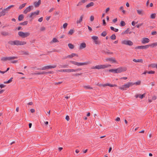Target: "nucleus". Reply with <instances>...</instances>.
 I'll return each mask as SVG.
<instances>
[{
    "instance_id": "e2e57ef3",
    "label": "nucleus",
    "mask_w": 157,
    "mask_h": 157,
    "mask_svg": "<svg viewBox=\"0 0 157 157\" xmlns=\"http://www.w3.org/2000/svg\"><path fill=\"white\" fill-rule=\"evenodd\" d=\"M62 83V82H56L55 83V85H58V84H61Z\"/></svg>"
},
{
    "instance_id": "c03bdc74",
    "label": "nucleus",
    "mask_w": 157,
    "mask_h": 157,
    "mask_svg": "<svg viewBox=\"0 0 157 157\" xmlns=\"http://www.w3.org/2000/svg\"><path fill=\"white\" fill-rule=\"evenodd\" d=\"M9 10L7 9V8H6V9H4L2 11L3 12H4L5 13V14H6V13H8Z\"/></svg>"
},
{
    "instance_id": "cd10ccee",
    "label": "nucleus",
    "mask_w": 157,
    "mask_h": 157,
    "mask_svg": "<svg viewBox=\"0 0 157 157\" xmlns=\"http://www.w3.org/2000/svg\"><path fill=\"white\" fill-rule=\"evenodd\" d=\"M13 79V78L12 77L7 81L4 82V83H5V84L9 83L11 82L12 81Z\"/></svg>"
},
{
    "instance_id": "72a5a7b5",
    "label": "nucleus",
    "mask_w": 157,
    "mask_h": 157,
    "mask_svg": "<svg viewBox=\"0 0 157 157\" xmlns=\"http://www.w3.org/2000/svg\"><path fill=\"white\" fill-rule=\"evenodd\" d=\"M84 87L86 89H93L92 87L89 85L84 86Z\"/></svg>"
},
{
    "instance_id": "c9c22d12",
    "label": "nucleus",
    "mask_w": 157,
    "mask_h": 157,
    "mask_svg": "<svg viewBox=\"0 0 157 157\" xmlns=\"http://www.w3.org/2000/svg\"><path fill=\"white\" fill-rule=\"evenodd\" d=\"M129 31H130V30H129V28H127V29L125 31H124L122 33V34H128V33Z\"/></svg>"
},
{
    "instance_id": "bb28decb",
    "label": "nucleus",
    "mask_w": 157,
    "mask_h": 157,
    "mask_svg": "<svg viewBox=\"0 0 157 157\" xmlns=\"http://www.w3.org/2000/svg\"><path fill=\"white\" fill-rule=\"evenodd\" d=\"M58 42H59V41L56 38H54L51 41L50 43H53Z\"/></svg>"
},
{
    "instance_id": "473e14b6",
    "label": "nucleus",
    "mask_w": 157,
    "mask_h": 157,
    "mask_svg": "<svg viewBox=\"0 0 157 157\" xmlns=\"http://www.w3.org/2000/svg\"><path fill=\"white\" fill-rule=\"evenodd\" d=\"M126 25L124 21H121L120 25L121 26H124Z\"/></svg>"
},
{
    "instance_id": "ea45409f",
    "label": "nucleus",
    "mask_w": 157,
    "mask_h": 157,
    "mask_svg": "<svg viewBox=\"0 0 157 157\" xmlns=\"http://www.w3.org/2000/svg\"><path fill=\"white\" fill-rule=\"evenodd\" d=\"M40 4L38 2H34V5L36 7L39 6Z\"/></svg>"
},
{
    "instance_id": "13d9d810",
    "label": "nucleus",
    "mask_w": 157,
    "mask_h": 157,
    "mask_svg": "<svg viewBox=\"0 0 157 157\" xmlns=\"http://www.w3.org/2000/svg\"><path fill=\"white\" fill-rule=\"evenodd\" d=\"M45 28L44 27H41L40 30L41 31H43L45 30Z\"/></svg>"
},
{
    "instance_id": "5fc2aeb1",
    "label": "nucleus",
    "mask_w": 157,
    "mask_h": 157,
    "mask_svg": "<svg viewBox=\"0 0 157 157\" xmlns=\"http://www.w3.org/2000/svg\"><path fill=\"white\" fill-rule=\"evenodd\" d=\"M67 25H68V24L66 23L64 24L63 25V28L64 29L66 28L67 27Z\"/></svg>"
},
{
    "instance_id": "4d7b16f0",
    "label": "nucleus",
    "mask_w": 157,
    "mask_h": 157,
    "mask_svg": "<svg viewBox=\"0 0 157 157\" xmlns=\"http://www.w3.org/2000/svg\"><path fill=\"white\" fill-rule=\"evenodd\" d=\"M137 22H135V21H132V25L133 26H134L137 23Z\"/></svg>"
},
{
    "instance_id": "338daca9",
    "label": "nucleus",
    "mask_w": 157,
    "mask_h": 157,
    "mask_svg": "<svg viewBox=\"0 0 157 157\" xmlns=\"http://www.w3.org/2000/svg\"><path fill=\"white\" fill-rule=\"evenodd\" d=\"M5 85L3 84H0V87L1 88H2L5 87Z\"/></svg>"
},
{
    "instance_id": "c85d7f7f",
    "label": "nucleus",
    "mask_w": 157,
    "mask_h": 157,
    "mask_svg": "<svg viewBox=\"0 0 157 157\" xmlns=\"http://www.w3.org/2000/svg\"><path fill=\"white\" fill-rule=\"evenodd\" d=\"M110 29L112 30L113 31L116 32H117L119 30L118 29H115V28H114L112 26H111L110 27Z\"/></svg>"
},
{
    "instance_id": "ddd939ff",
    "label": "nucleus",
    "mask_w": 157,
    "mask_h": 157,
    "mask_svg": "<svg viewBox=\"0 0 157 157\" xmlns=\"http://www.w3.org/2000/svg\"><path fill=\"white\" fill-rule=\"evenodd\" d=\"M33 7L32 6H29L26 8V9L24 11L23 13L25 14H27L28 12H30L32 9L31 8Z\"/></svg>"
},
{
    "instance_id": "a19ab883",
    "label": "nucleus",
    "mask_w": 157,
    "mask_h": 157,
    "mask_svg": "<svg viewBox=\"0 0 157 157\" xmlns=\"http://www.w3.org/2000/svg\"><path fill=\"white\" fill-rule=\"evenodd\" d=\"M110 38L112 40H114L116 39V37L115 35L113 34L110 37Z\"/></svg>"
},
{
    "instance_id": "f704fd0d",
    "label": "nucleus",
    "mask_w": 157,
    "mask_h": 157,
    "mask_svg": "<svg viewBox=\"0 0 157 157\" xmlns=\"http://www.w3.org/2000/svg\"><path fill=\"white\" fill-rule=\"evenodd\" d=\"M156 15V14L155 13H152L151 15L150 18L152 19H155V17Z\"/></svg>"
},
{
    "instance_id": "2f4dec72",
    "label": "nucleus",
    "mask_w": 157,
    "mask_h": 157,
    "mask_svg": "<svg viewBox=\"0 0 157 157\" xmlns=\"http://www.w3.org/2000/svg\"><path fill=\"white\" fill-rule=\"evenodd\" d=\"M68 46L69 48L71 49H73L74 48V46L73 44L70 43L68 44Z\"/></svg>"
},
{
    "instance_id": "2eb2a0df",
    "label": "nucleus",
    "mask_w": 157,
    "mask_h": 157,
    "mask_svg": "<svg viewBox=\"0 0 157 157\" xmlns=\"http://www.w3.org/2000/svg\"><path fill=\"white\" fill-rule=\"evenodd\" d=\"M103 53L106 54H107L108 55L110 54H113V52H110L109 50L107 49H105L103 50Z\"/></svg>"
},
{
    "instance_id": "37998d69",
    "label": "nucleus",
    "mask_w": 157,
    "mask_h": 157,
    "mask_svg": "<svg viewBox=\"0 0 157 157\" xmlns=\"http://www.w3.org/2000/svg\"><path fill=\"white\" fill-rule=\"evenodd\" d=\"M106 35L107 33L105 31H103L101 34V36H105Z\"/></svg>"
},
{
    "instance_id": "a18cd8bd",
    "label": "nucleus",
    "mask_w": 157,
    "mask_h": 157,
    "mask_svg": "<svg viewBox=\"0 0 157 157\" xmlns=\"http://www.w3.org/2000/svg\"><path fill=\"white\" fill-rule=\"evenodd\" d=\"M132 83L133 84V85L134 84H136V85H139L140 84L141 82H140V81H138V82H136L134 83H133V82H132Z\"/></svg>"
},
{
    "instance_id": "1a4fd4ad",
    "label": "nucleus",
    "mask_w": 157,
    "mask_h": 157,
    "mask_svg": "<svg viewBox=\"0 0 157 157\" xmlns=\"http://www.w3.org/2000/svg\"><path fill=\"white\" fill-rule=\"evenodd\" d=\"M56 67V65H53V66H44L43 67H42L41 69L40 68H38L37 70H45L46 69H49L50 68H55Z\"/></svg>"
},
{
    "instance_id": "39448f33",
    "label": "nucleus",
    "mask_w": 157,
    "mask_h": 157,
    "mask_svg": "<svg viewBox=\"0 0 157 157\" xmlns=\"http://www.w3.org/2000/svg\"><path fill=\"white\" fill-rule=\"evenodd\" d=\"M18 35L23 38H25L29 36L30 33L29 32L24 33L22 31H20L18 33Z\"/></svg>"
},
{
    "instance_id": "aec40b11",
    "label": "nucleus",
    "mask_w": 157,
    "mask_h": 157,
    "mask_svg": "<svg viewBox=\"0 0 157 157\" xmlns=\"http://www.w3.org/2000/svg\"><path fill=\"white\" fill-rule=\"evenodd\" d=\"M86 47V44L85 43H82L79 46V49H82Z\"/></svg>"
},
{
    "instance_id": "b1692460",
    "label": "nucleus",
    "mask_w": 157,
    "mask_h": 157,
    "mask_svg": "<svg viewBox=\"0 0 157 157\" xmlns=\"http://www.w3.org/2000/svg\"><path fill=\"white\" fill-rule=\"evenodd\" d=\"M21 54V55H28L29 54L28 52L24 51H21L20 52Z\"/></svg>"
},
{
    "instance_id": "79ce46f5",
    "label": "nucleus",
    "mask_w": 157,
    "mask_h": 157,
    "mask_svg": "<svg viewBox=\"0 0 157 157\" xmlns=\"http://www.w3.org/2000/svg\"><path fill=\"white\" fill-rule=\"evenodd\" d=\"M82 74V73H75V74H73L72 75L74 76H78L79 75H80Z\"/></svg>"
},
{
    "instance_id": "864d4df0",
    "label": "nucleus",
    "mask_w": 157,
    "mask_h": 157,
    "mask_svg": "<svg viewBox=\"0 0 157 157\" xmlns=\"http://www.w3.org/2000/svg\"><path fill=\"white\" fill-rule=\"evenodd\" d=\"M155 73V71H151L147 72V73L148 74H154Z\"/></svg>"
},
{
    "instance_id": "f3484780",
    "label": "nucleus",
    "mask_w": 157,
    "mask_h": 157,
    "mask_svg": "<svg viewBox=\"0 0 157 157\" xmlns=\"http://www.w3.org/2000/svg\"><path fill=\"white\" fill-rule=\"evenodd\" d=\"M101 86L103 87H105L107 86H109L110 87H114V86H117V85L115 84H111L109 83H106L105 84H101Z\"/></svg>"
},
{
    "instance_id": "dca6fc26",
    "label": "nucleus",
    "mask_w": 157,
    "mask_h": 157,
    "mask_svg": "<svg viewBox=\"0 0 157 157\" xmlns=\"http://www.w3.org/2000/svg\"><path fill=\"white\" fill-rule=\"evenodd\" d=\"M106 61H109L111 62H112L113 63H116V61L115 60L114 58L111 57L110 58H108L106 59Z\"/></svg>"
},
{
    "instance_id": "7c9ffc66",
    "label": "nucleus",
    "mask_w": 157,
    "mask_h": 157,
    "mask_svg": "<svg viewBox=\"0 0 157 157\" xmlns=\"http://www.w3.org/2000/svg\"><path fill=\"white\" fill-rule=\"evenodd\" d=\"M28 22L27 21H25L19 24V25H25L27 24Z\"/></svg>"
},
{
    "instance_id": "f257e3e1",
    "label": "nucleus",
    "mask_w": 157,
    "mask_h": 157,
    "mask_svg": "<svg viewBox=\"0 0 157 157\" xmlns=\"http://www.w3.org/2000/svg\"><path fill=\"white\" fill-rule=\"evenodd\" d=\"M26 42L24 41H21L16 40L14 41L10 40L8 42V44L11 45H21L26 44Z\"/></svg>"
},
{
    "instance_id": "3c124183",
    "label": "nucleus",
    "mask_w": 157,
    "mask_h": 157,
    "mask_svg": "<svg viewBox=\"0 0 157 157\" xmlns=\"http://www.w3.org/2000/svg\"><path fill=\"white\" fill-rule=\"evenodd\" d=\"M151 66L153 68L156 67V64L155 63H152L151 64Z\"/></svg>"
},
{
    "instance_id": "8fccbe9b",
    "label": "nucleus",
    "mask_w": 157,
    "mask_h": 157,
    "mask_svg": "<svg viewBox=\"0 0 157 157\" xmlns=\"http://www.w3.org/2000/svg\"><path fill=\"white\" fill-rule=\"evenodd\" d=\"M5 15V13L2 11L0 12V17L2 16H4Z\"/></svg>"
},
{
    "instance_id": "58836bf2",
    "label": "nucleus",
    "mask_w": 157,
    "mask_h": 157,
    "mask_svg": "<svg viewBox=\"0 0 157 157\" xmlns=\"http://www.w3.org/2000/svg\"><path fill=\"white\" fill-rule=\"evenodd\" d=\"M74 31H75L74 30L71 29L69 31L68 34L71 35L73 33Z\"/></svg>"
},
{
    "instance_id": "052dcab7",
    "label": "nucleus",
    "mask_w": 157,
    "mask_h": 157,
    "mask_svg": "<svg viewBox=\"0 0 157 157\" xmlns=\"http://www.w3.org/2000/svg\"><path fill=\"white\" fill-rule=\"evenodd\" d=\"M43 20V17H41L38 19V21L40 22H41Z\"/></svg>"
},
{
    "instance_id": "393cba45",
    "label": "nucleus",
    "mask_w": 157,
    "mask_h": 157,
    "mask_svg": "<svg viewBox=\"0 0 157 157\" xmlns=\"http://www.w3.org/2000/svg\"><path fill=\"white\" fill-rule=\"evenodd\" d=\"M133 61L135 62H140L142 63L143 62L142 59H134L133 60Z\"/></svg>"
},
{
    "instance_id": "f03ea898",
    "label": "nucleus",
    "mask_w": 157,
    "mask_h": 157,
    "mask_svg": "<svg viewBox=\"0 0 157 157\" xmlns=\"http://www.w3.org/2000/svg\"><path fill=\"white\" fill-rule=\"evenodd\" d=\"M111 66V65H97L94 67H93L91 68L92 69H100L107 68L109 67H110Z\"/></svg>"
},
{
    "instance_id": "20e7f679",
    "label": "nucleus",
    "mask_w": 157,
    "mask_h": 157,
    "mask_svg": "<svg viewBox=\"0 0 157 157\" xmlns=\"http://www.w3.org/2000/svg\"><path fill=\"white\" fill-rule=\"evenodd\" d=\"M133 85L132 82H128L126 84L123 85L121 87H119V89L121 90H124L125 88H128L130 86Z\"/></svg>"
},
{
    "instance_id": "0e129e2a",
    "label": "nucleus",
    "mask_w": 157,
    "mask_h": 157,
    "mask_svg": "<svg viewBox=\"0 0 157 157\" xmlns=\"http://www.w3.org/2000/svg\"><path fill=\"white\" fill-rule=\"evenodd\" d=\"M157 98V97L155 96H153L152 98V100H155Z\"/></svg>"
},
{
    "instance_id": "4468645a",
    "label": "nucleus",
    "mask_w": 157,
    "mask_h": 157,
    "mask_svg": "<svg viewBox=\"0 0 157 157\" xmlns=\"http://www.w3.org/2000/svg\"><path fill=\"white\" fill-rule=\"evenodd\" d=\"M150 41L149 39L147 38H144L142 39L141 42L143 44H145L148 43Z\"/></svg>"
},
{
    "instance_id": "5701e85b",
    "label": "nucleus",
    "mask_w": 157,
    "mask_h": 157,
    "mask_svg": "<svg viewBox=\"0 0 157 157\" xmlns=\"http://www.w3.org/2000/svg\"><path fill=\"white\" fill-rule=\"evenodd\" d=\"M75 56H78V55L75 53H72L70 55H68V57H69V58H72L73 57Z\"/></svg>"
},
{
    "instance_id": "f8f14e48",
    "label": "nucleus",
    "mask_w": 157,
    "mask_h": 157,
    "mask_svg": "<svg viewBox=\"0 0 157 157\" xmlns=\"http://www.w3.org/2000/svg\"><path fill=\"white\" fill-rule=\"evenodd\" d=\"M149 47V46L148 45H142V46H138L136 47L135 48L136 49H146L148 48Z\"/></svg>"
},
{
    "instance_id": "49530a36",
    "label": "nucleus",
    "mask_w": 157,
    "mask_h": 157,
    "mask_svg": "<svg viewBox=\"0 0 157 157\" xmlns=\"http://www.w3.org/2000/svg\"><path fill=\"white\" fill-rule=\"evenodd\" d=\"M137 11L138 13L139 14H143L142 10H137Z\"/></svg>"
},
{
    "instance_id": "a878e982",
    "label": "nucleus",
    "mask_w": 157,
    "mask_h": 157,
    "mask_svg": "<svg viewBox=\"0 0 157 157\" xmlns=\"http://www.w3.org/2000/svg\"><path fill=\"white\" fill-rule=\"evenodd\" d=\"M94 4L93 2H91L86 5V7L87 8H89L90 6H93Z\"/></svg>"
},
{
    "instance_id": "4be33fe9",
    "label": "nucleus",
    "mask_w": 157,
    "mask_h": 157,
    "mask_svg": "<svg viewBox=\"0 0 157 157\" xmlns=\"http://www.w3.org/2000/svg\"><path fill=\"white\" fill-rule=\"evenodd\" d=\"M83 16L84 15H82L81 16L80 19L78 20H77V21L76 22L77 24L80 23L82 20Z\"/></svg>"
},
{
    "instance_id": "423d86ee",
    "label": "nucleus",
    "mask_w": 157,
    "mask_h": 157,
    "mask_svg": "<svg viewBox=\"0 0 157 157\" xmlns=\"http://www.w3.org/2000/svg\"><path fill=\"white\" fill-rule=\"evenodd\" d=\"M17 57L16 56L5 57H3L1 58V60L3 61H6L7 60H10L12 59H17Z\"/></svg>"
},
{
    "instance_id": "680f3d73",
    "label": "nucleus",
    "mask_w": 157,
    "mask_h": 157,
    "mask_svg": "<svg viewBox=\"0 0 157 157\" xmlns=\"http://www.w3.org/2000/svg\"><path fill=\"white\" fill-rule=\"evenodd\" d=\"M157 34V32L156 31H153L151 33V34L152 35H154Z\"/></svg>"
},
{
    "instance_id": "6e6552de",
    "label": "nucleus",
    "mask_w": 157,
    "mask_h": 157,
    "mask_svg": "<svg viewBox=\"0 0 157 157\" xmlns=\"http://www.w3.org/2000/svg\"><path fill=\"white\" fill-rule=\"evenodd\" d=\"M121 44H122L128 45L129 46H132L133 44V43L130 40H123L121 41Z\"/></svg>"
},
{
    "instance_id": "6e6d98bb",
    "label": "nucleus",
    "mask_w": 157,
    "mask_h": 157,
    "mask_svg": "<svg viewBox=\"0 0 157 157\" xmlns=\"http://www.w3.org/2000/svg\"><path fill=\"white\" fill-rule=\"evenodd\" d=\"M94 19V17L93 16H91L90 17V20L91 21H92Z\"/></svg>"
},
{
    "instance_id": "7ed1b4c3",
    "label": "nucleus",
    "mask_w": 157,
    "mask_h": 157,
    "mask_svg": "<svg viewBox=\"0 0 157 157\" xmlns=\"http://www.w3.org/2000/svg\"><path fill=\"white\" fill-rule=\"evenodd\" d=\"M70 62L74 65L77 66H82L84 65H86L89 63L88 62H78L73 61H70Z\"/></svg>"
},
{
    "instance_id": "9b49d317",
    "label": "nucleus",
    "mask_w": 157,
    "mask_h": 157,
    "mask_svg": "<svg viewBox=\"0 0 157 157\" xmlns=\"http://www.w3.org/2000/svg\"><path fill=\"white\" fill-rule=\"evenodd\" d=\"M40 11L39 10H37L36 11L31 13L30 14L28 15L29 18H32L33 16L37 15L39 14Z\"/></svg>"
},
{
    "instance_id": "603ef678",
    "label": "nucleus",
    "mask_w": 157,
    "mask_h": 157,
    "mask_svg": "<svg viewBox=\"0 0 157 157\" xmlns=\"http://www.w3.org/2000/svg\"><path fill=\"white\" fill-rule=\"evenodd\" d=\"M120 10H121L122 12L124 13H125V11L123 10V6H121L120 8Z\"/></svg>"
},
{
    "instance_id": "bf43d9fd",
    "label": "nucleus",
    "mask_w": 157,
    "mask_h": 157,
    "mask_svg": "<svg viewBox=\"0 0 157 157\" xmlns=\"http://www.w3.org/2000/svg\"><path fill=\"white\" fill-rule=\"evenodd\" d=\"M82 70V69L80 68H78L77 69H75V72H77L78 71H80Z\"/></svg>"
},
{
    "instance_id": "9d476101",
    "label": "nucleus",
    "mask_w": 157,
    "mask_h": 157,
    "mask_svg": "<svg viewBox=\"0 0 157 157\" xmlns=\"http://www.w3.org/2000/svg\"><path fill=\"white\" fill-rule=\"evenodd\" d=\"M127 70V68L125 67H119L117 69V73H121L122 72H123L126 71Z\"/></svg>"
},
{
    "instance_id": "09e8293b",
    "label": "nucleus",
    "mask_w": 157,
    "mask_h": 157,
    "mask_svg": "<svg viewBox=\"0 0 157 157\" xmlns=\"http://www.w3.org/2000/svg\"><path fill=\"white\" fill-rule=\"evenodd\" d=\"M143 24V23H140V24H138V25H136V27L137 28H139Z\"/></svg>"
},
{
    "instance_id": "c756f323",
    "label": "nucleus",
    "mask_w": 157,
    "mask_h": 157,
    "mask_svg": "<svg viewBox=\"0 0 157 157\" xmlns=\"http://www.w3.org/2000/svg\"><path fill=\"white\" fill-rule=\"evenodd\" d=\"M148 45L149 46V47L151 46L152 47H154L156 46H157V42H155L151 44H148Z\"/></svg>"
},
{
    "instance_id": "4c0bfd02",
    "label": "nucleus",
    "mask_w": 157,
    "mask_h": 157,
    "mask_svg": "<svg viewBox=\"0 0 157 157\" xmlns=\"http://www.w3.org/2000/svg\"><path fill=\"white\" fill-rule=\"evenodd\" d=\"M117 69H111L109 70V72H113V73H117Z\"/></svg>"
},
{
    "instance_id": "de8ad7c7",
    "label": "nucleus",
    "mask_w": 157,
    "mask_h": 157,
    "mask_svg": "<svg viewBox=\"0 0 157 157\" xmlns=\"http://www.w3.org/2000/svg\"><path fill=\"white\" fill-rule=\"evenodd\" d=\"M57 52V50L55 49H52V50L50 51H48L47 52V53H48V54L50 53L53 52Z\"/></svg>"
},
{
    "instance_id": "69168bd1",
    "label": "nucleus",
    "mask_w": 157,
    "mask_h": 157,
    "mask_svg": "<svg viewBox=\"0 0 157 157\" xmlns=\"http://www.w3.org/2000/svg\"><path fill=\"white\" fill-rule=\"evenodd\" d=\"M65 119H66L67 121H69L70 120V118H69V117L68 116H67L66 117V118H65Z\"/></svg>"
},
{
    "instance_id": "a211bd4d",
    "label": "nucleus",
    "mask_w": 157,
    "mask_h": 157,
    "mask_svg": "<svg viewBox=\"0 0 157 157\" xmlns=\"http://www.w3.org/2000/svg\"><path fill=\"white\" fill-rule=\"evenodd\" d=\"M145 96V94H137L135 96V97L136 98H140L141 99L143 98Z\"/></svg>"
},
{
    "instance_id": "774afa93",
    "label": "nucleus",
    "mask_w": 157,
    "mask_h": 157,
    "mask_svg": "<svg viewBox=\"0 0 157 157\" xmlns=\"http://www.w3.org/2000/svg\"><path fill=\"white\" fill-rule=\"evenodd\" d=\"M106 25V23L105 19L103 20V25Z\"/></svg>"
},
{
    "instance_id": "e433bc0d",
    "label": "nucleus",
    "mask_w": 157,
    "mask_h": 157,
    "mask_svg": "<svg viewBox=\"0 0 157 157\" xmlns=\"http://www.w3.org/2000/svg\"><path fill=\"white\" fill-rule=\"evenodd\" d=\"M26 3H24L20 5L19 7V9L20 10L23 8L26 5Z\"/></svg>"
},
{
    "instance_id": "6ab92c4d",
    "label": "nucleus",
    "mask_w": 157,
    "mask_h": 157,
    "mask_svg": "<svg viewBox=\"0 0 157 157\" xmlns=\"http://www.w3.org/2000/svg\"><path fill=\"white\" fill-rule=\"evenodd\" d=\"M1 34L3 36H6L10 35V34L8 32L2 31L1 33Z\"/></svg>"
},
{
    "instance_id": "0eeeda50",
    "label": "nucleus",
    "mask_w": 157,
    "mask_h": 157,
    "mask_svg": "<svg viewBox=\"0 0 157 157\" xmlns=\"http://www.w3.org/2000/svg\"><path fill=\"white\" fill-rule=\"evenodd\" d=\"M91 38L93 40V42L96 44H99L101 42L98 40V38L96 36H93L91 37Z\"/></svg>"
},
{
    "instance_id": "412c9836",
    "label": "nucleus",
    "mask_w": 157,
    "mask_h": 157,
    "mask_svg": "<svg viewBox=\"0 0 157 157\" xmlns=\"http://www.w3.org/2000/svg\"><path fill=\"white\" fill-rule=\"evenodd\" d=\"M24 18V16L23 15L21 14L19 15L18 17V20L19 21H22Z\"/></svg>"
}]
</instances>
